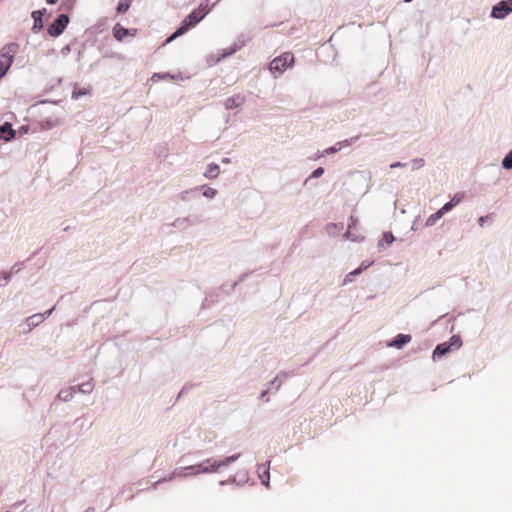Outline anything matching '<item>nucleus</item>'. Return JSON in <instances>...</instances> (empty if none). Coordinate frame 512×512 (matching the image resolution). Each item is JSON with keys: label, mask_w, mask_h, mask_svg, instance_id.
I'll return each instance as SVG.
<instances>
[{"label": "nucleus", "mask_w": 512, "mask_h": 512, "mask_svg": "<svg viewBox=\"0 0 512 512\" xmlns=\"http://www.w3.org/2000/svg\"><path fill=\"white\" fill-rule=\"evenodd\" d=\"M19 45L10 43L5 45L0 52V80L8 72L13 63L14 56L18 53Z\"/></svg>", "instance_id": "1"}, {"label": "nucleus", "mask_w": 512, "mask_h": 512, "mask_svg": "<svg viewBox=\"0 0 512 512\" xmlns=\"http://www.w3.org/2000/svg\"><path fill=\"white\" fill-rule=\"evenodd\" d=\"M204 12L201 9L193 10L181 23L180 27L167 39V42H171L175 38L183 35L189 28L195 26L204 17Z\"/></svg>", "instance_id": "2"}, {"label": "nucleus", "mask_w": 512, "mask_h": 512, "mask_svg": "<svg viewBox=\"0 0 512 512\" xmlns=\"http://www.w3.org/2000/svg\"><path fill=\"white\" fill-rule=\"evenodd\" d=\"M294 60V55L291 52H284L271 61L270 71L283 73L287 68L292 67Z\"/></svg>", "instance_id": "3"}, {"label": "nucleus", "mask_w": 512, "mask_h": 512, "mask_svg": "<svg viewBox=\"0 0 512 512\" xmlns=\"http://www.w3.org/2000/svg\"><path fill=\"white\" fill-rule=\"evenodd\" d=\"M510 12H512V0H502L493 7L491 16L497 19H503Z\"/></svg>", "instance_id": "4"}, {"label": "nucleus", "mask_w": 512, "mask_h": 512, "mask_svg": "<svg viewBox=\"0 0 512 512\" xmlns=\"http://www.w3.org/2000/svg\"><path fill=\"white\" fill-rule=\"evenodd\" d=\"M69 22L68 16L61 14L59 15L53 23L48 28V33L51 36H59L64 29L66 28Z\"/></svg>", "instance_id": "5"}, {"label": "nucleus", "mask_w": 512, "mask_h": 512, "mask_svg": "<svg viewBox=\"0 0 512 512\" xmlns=\"http://www.w3.org/2000/svg\"><path fill=\"white\" fill-rule=\"evenodd\" d=\"M238 458H239V454L227 457L223 461L213 462V464H211L210 466L203 467L202 468V472H214V471H217L220 467L227 466L231 462H233L234 460H236Z\"/></svg>", "instance_id": "6"}, {"label": "nucleus", "mask_w": 512, "mask_h": 512, "mask_svg": "<svg viewBox=\"0 0 512 512\" xmlns=\"http://www.w3.org/2000/svg\"><path fill=\"white\" fill-rule=\"evenodd\" d=\"M246 101V98L244 95H241V94H237V95H234L232 97H229L226 101H225V107L226 109H235V108H238L240 106H242L244 104V102Z\"/></svg>", "instance_id": "7"}, {"label": "nucleus", "mask_w": 512, "mask_h": 512, "mask_svg": "<svg viewBox=\"0 0 512 512\" xmlns=\"http://www.w3.org/2000/svg\"><path fill=\"white\" fill-rule=\"evenodd\" d=\"M463 198H464L463 193L455 194L449 202L444 204L443 207L441 209H439V211L441 212L442 215H444L445 213L452 210L457 204H459L463 200Z\"/></svg>", "instance_id": "8"}, {"label": "nucleus", "mask_w": 512, "mask_h": 512, "mask_svg": "<svg viewBox=\"0 0 512 512\" xmlns=\"http://www.w3.org/2000/svg\"><path fill=\"white\" fill-rule=\"evenodd\" d=\"M411 339V335L409 334H398L393 341L388 343V346L401 349L404 345L408 344Z\"/></svg>", "instance_id": "9"}, {"label": "nucleus", "mask_w": 512, "mask_h": 512, "mask_svg": "<svg viewBox=\"0 0 512 512\" xmlns=\"http://www.w3.org/2000/svg\"><path fill=\"white\" fill-rule=\"evenodd\" d=\"M15 137V131L10 123H4L0 126V139L9 141Z\"/></svg>", "instance_id": "10"}, {"label": "nucleus", "mask_w": 512, "mask_h": 512, "mask_svg": "<svg viewBox=\"0 0 512 512\" xmlns=\"http://www.w3.org/2000/svg\"><path fill=\"white\" fill-rule=\"evenodd\" d=\"M450 349H451V345H449L446 342L437 345L433 351V359L435 360L437 358L444 356L445 354H447L450 351Z\"/></svg>", "instance_id": "11"}, {"label": "nucleus", "mask_w": 512, "mask_h": 512, "mask_svg": "<svg viewBox=\"0 0 512 512\" xmlns=\"http://www.w3.org/2000/svg\"><path fill=\"white\" fill-rule=\"evenodd\" d=\"M128 33V29L121 26L120 24H116L113 29L114 37L119 41L123 40L128 35Z\"/></svg>", "instance_id": "12"}, {"label": "nucleus", "mask_w": 512, "mask_h": 512, "mask_svg": "<svg viewBox=\"0 0 512 512\" xmlns=\"http://www.w3.org/2000/svg\"><path fill=\"white\" fill-rule=\"evenodd\" d=\"M219 174V166L217 164H209L204 176L208 179H214Z\"/></svg>", "instance_id": "13"}, {"label": "nucleus", "mask_w": 512, "mask_h": 512, "mask_svg": "<svg viewBox=\"0 0 512 512\" xmlns=\"http://www.w3.org/2000/svg\"><path fill=\"white\" fill-rule=\"evenodd\" d=\"M357 224H358L357 218L354 216H350L348 223H347V231L345 232V234L343 236L345 239H350L351 230H354L356 228Z\"/></svg>", "instance_id": "14"}, {"label": "nucleus", "mask_w": 512, "mask_h": 512, "mask_svg": "<svg viewBox=\"0 0 512 512\" xmlns=\"http://www.w3.org/2000/svg\"><path fill=\"white\" fill-rule=\"evenodd\" d=\"M75 392H76V388L71 387L69 389L60 391V393L58 394V397L63 401H69L73 397Z\"/></svg>", "instance_id": "15"}, {"label": "nucleus", "mask_w": 512, "mask_h": 512, "mask_svg": "<svg viewBox=\"0 0 512 512\" xmlns=\"http://www.w3.org/2000/svg\"><path fill=\"white\" fill-rule=\"evenodd\" d=\"M395 238L391 232L383 233L382 239L379 241L378 246L383 247L386 245H391L394 242Z\"/></svg>", "instance_id": "16"}, {"label": "nucleus", "mask_w": 512, "mask_h": 512, "mask_svg": "<svg viewBox=\"0 0 512 512\" xmlns=\"http://www.w3.org/2000/svg\"><path fill=\"white\" fill-rule=\"evenodd\" d=\"M42 15L43 14L41 11L32 12V17L34 19V29H41L43 27Z\"/></svg>", "instance_id": "17"}, {"label": "nucleus", "mask_w": 512, "mask_h": 512, "mask_svg": "<svg viewBox=\"0 0 512 512\" xmlns=\"http://www.w3.org/2000/svg\"><path fill=\"white\" fill-rule=\"evenodd\" d=\"M443 215L441 214V212L438 210L437 212L431 214L427 220H426V226L428 227H431V226H434L436 224V222L442 218Z\"/></svg>", "instance_id": "18"}, {"label": "nucleus", "mask_w": 512, "mask_h": 512, "mask_svg": "<svg viewBox=\"0 0 512 512\" xmlns=\"http://www.w3.org/2000/svg\"><path fill=\"white\" fill-rule=\"evenodd\" d=\"M372 265V262H368V263H365L363 262L359 268L355 269L354 271L350 272L346 278H345V282H347L349 280V277L350 276H355V275H358L360 274L362 271L366 270L369 266Z\"/></svg>", "instance_id": "19"}, {"label": "nucleus", "mask_w": 512, "mask_h": 512, "mask_svg": "<svg viewBox=\"0 0 512 512\" xmlns=\"http://www.w3.org/2000/svg\"><path fill=\"white\" fill-rule=\"evenodd\" d=\"M132 0H122L118 3L117 12L125 13L129 10Z\"/></svg>", "instance_id": "20"}, {"label": "nucleus", "mask_w": 512, "mask_h": 512, "mask_svg": "<svg viewBox=\"0 0 512 512\" xmlns=\"http://www.w3.org/2000/svg\"><path fill=\"white\" fill-rule=\"evenodd\" d=\"M350 143H351V141H350V140H344V141H342V142L337 143V145H339V147H336V146L330 147V148L326 149V150H325V152H326L327 154L335 153V152H337L338 150H340L342 146H349V145H350Z\"/></svg>", "instance_id": "21"}, {"label": "nucleus", "mask_w": 512, "mask_h": 512, "mask_svg": "<svg viewBox=\"0 0 512 512\" xmlns=\"http://www.w3.org/2000/svg\"><path fill=\"white\" fill-rule=\"evenodd\" d=\"M502 165L505 169H511L512 168V151L510 153H508L503 161H502Z\"/></svg>", "instance_id": "22"}, {"label": "nucleus", "mask_w": 512, "mask_h": 512, "mask_svg": "<svg viewBox=\"0 0 512 512\" xmlns=\"http://www.w3.org/2000/svg\"><path fill=\"white\" fill-rule=\"evenodd\" d=\"M77 391L87 393L92 391V385L90 383H85L80 386L75 387Z\"/></svg>", "instance_id": "23"}, {"label": "nucleus", "mask_w": 512, "mask_h": 512, "mask_svg": "<svg viewBox=\"0 0 512 512\" xmlns=\"http://www.w3.org/2000/svg\"><path fill=\"white\" fill-rule=\"evenodd\" d=\"M449 345H451V347H455V348H459L462 344L461 342V339L459 336H452L451 339H450V343H448Z\"/></svg>", "instance_id": "24"}, {"label": "nucleus", "mask_w": 512, "mask_h": 512, "mask_svg": "<svg viewBox=\"0 0 512 512\" xmlns=\"http://www.w3.org/2000/svg\"><path fill=\"white\" fill-rule=\"evenodd\" d=\"M217 191L214 188L208 187L204 190L203 195L207 198H213Z\"/></svg>", "instance_id": "25"}, {"label": "nucleus", "mask_w": 512, "mask_h": 512, "mask_svg": "<svg viewBox=\"0 0 512 512\" xmlns=\"http://www.w3.org/2000/svg\"><path fill=\"white\" fill-rule=\"evenodd\" d=\"M353 242H360L363 240V236L353 233V230H351L350 239Z\"/></svg>", "instance_id": "26"}, {"label": "nucleus", "mask_w": 512, "mask_h": 512, "mask_svg": "<svg viewBox=\"0 0 512 512\" xmlns=\"http://www.w3.org/2000/svg\"><path fill=\"white\" fill-rule=\"evenodd\" d=\"M156 78H158V79H168V78L173 79L174 77H173V76H170V75H168V74H163V75H161V74L155 73V74L152 76V80H155Z\"/></svg>", "instance_id": "27"}, {"label": "nucleus", "mask_w": 512, "mask_h": 512, "mask_svg": "<svg viewBox=\"0 0 512 512\" xmlns=\"http://www.w3.org/2000/svg\"><path fill=\"white\" fill-rule=\"evenodd\" d=\"M323 173H324V169H323V168H321V167H319V168H317V169H315V170L313 171V173H312V177H314V178H318V177H320Z\"/></svg>", "instance_id": "28"}, {"label": "nucleus", "mask_w": 512, "mask_h": 512, "mask_svg": "<svg viewBox=\"0 0 512 512\" xmlns=\"http://www.w3.org/2000/svg\"><path fill=\"white\" fill-rule=\"evenodd\" d=\"M84 94H86V91L74 90L73 93H72V98L78 99L80 96H82Z\"/></svg>", "instance_id": "29"}, {"label": "nucleus", "mask_w": 512, "mask_h": 512, "mask_svg": "<svg viewBox=\"0 0 512 512\" xmlns=\"http://www.w3.org/2000/svg\"><path fill=\"white\" fill-rule=\"evenodd\" d=\"M489 218V216H482L479 218L478 222L480 226H483L485 221Z\"/></svg>", "instance_id": "30"}, {"label": "nucleus", "mask_w": 512, "mask_h": 512, "mask_svg": "<svg viewBox=\"0 0 512 512\" xmlns=\"http://www.w3.org/2000/svg\"><path fill=\"white\" fill-rule=\"evenodd\" d=\"M399 166H402V164L400 162L391 164V168H395V167H399Z\"/></svg>", "instance_id": "31"}, {"label": "nucleus", "mask_w": 512, "mask_h": 512, "mask_svg": "<svg viewBox=\"0 0 512 512\" xmlns=\"http://www.w3.org/2000/svg\"><path fill=\"white\" fill-rule=\"evenodd\" d=\"M58 0H46L47 3L49 4H55Z\"/></svg>", "instance_id": "32"}, {"label": "nucleus", "mask_w": 512, "mask_h": 512, "mask_svg": "<svg viewBox=\"0 0 512 512\" xmlns=\"http://www.w3.org/2000/svg\"><path fill=\"white\" fill-rule=\"evenodd\" d=\"M223 162H224V163H228V162H229V159L225 158V159H223Z\"/></svg>", "instance_id": "33"}]
</instances>
